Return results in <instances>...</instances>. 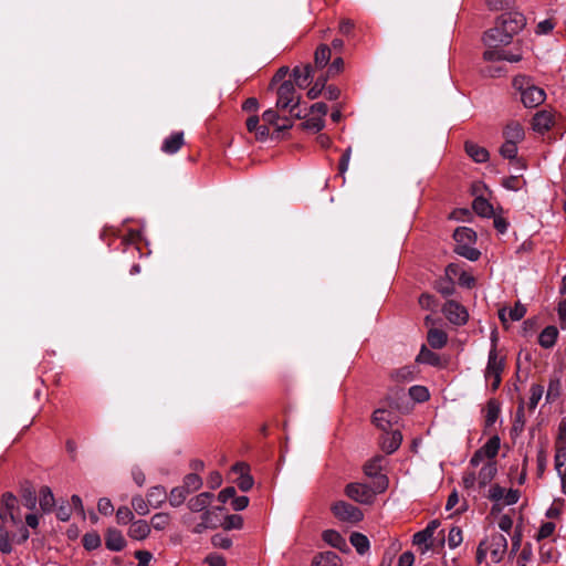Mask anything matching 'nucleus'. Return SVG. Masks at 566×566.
<instances>
[{
	"label": "nucleus",
	"instance_id": "1",
	"mask_svg": "<svg viewBox=\"0 0 566 566\" xmlns=\"http://www.w3.org/2000/svg\"><path fill=\"white\" fill-rule=\"evenodd\" d=\"M526 18L518 11H509L502 13L495 22V25L484 33V44H510L515 34L524 29Z\"/></svg>",
	"mask_w": 566,
	"mask_h": 566
},
{
	"label": "nucleus",
	"instance_id": "2",
	"mask_svg": "<svg viewBox=\"0 0 566 566\" xmlns=\"http://www.w3.org/2000/svg\"><path fill=\"white\" fill-rule=\"evenodd\" d=\"M18 525L21 523L19 514L18 499L11 492H4L0 499V552L4 555L11 554L13 551L11 542L15 534H11L7 525Z\"/></svg>",
	"mask_w": 566,
	"mask_h": 566
},
{
	"label": "nucleus",
	"instance_id": "3",
	"mask_svg": "<svg viewBox=\"0 0 566 566\" xmlns=\"http://www.w3.org/2000/svg\"><path fill=\"white\" fill-rule=\"evenodd\" d=\"M512 86L520 93L521 102L526 108H535L545 102V91L534 85L528 76H515Z\"/></svg>",
	"mask_w": 566,
	"mask_h": 566
},
{
	"label": "nucleus",
	"instance_id": "4",
	"mask_svg": "<svg viewBox=\"0 0 566 566\" xmlns=\"http://www.w3.org/2000/svg\"><path fill=\"white\" fill-rule=\"evenodd\" d=\"M455 245L453 252L469 261H478L481 252L473 245L476 242V233L473 229L468 227H458L453 232Z\"/></svg>",
	"mask_w": 566,
	"mask_h": 566
},
{
	"label": "nucleus",
	"instance_id": "5",
	"mask_svg": "<svg viewBox=\"0 0 566 566\" xmlns=\"http://www.w3.org/2000/svg\"><path fill=\"white\" fill-rule=\"evenodd\" d=\"M497 337L493 333L491 337V349L488 356V364L484 373L485 380H492V391H496L502 381V373L505 367V358L499 357L497 353Z\"/></svg>",
	"mask_w": 566,
	"mask_h": 566
},
{
	"label": "nucleus",
	"instance_id": "6",
	"mask_svg": "<svg viewBox=\"0 0 566 566\" xmlns=\"http://www.w3.org/2000/svg\"><path fill=\"white\" fill-rule=\"evenodd\" d=\"M276 107L280 109H289L290 113L296 111L301 96L296 95L295 86L292 81L287 80L281 83L276 91Z\"/></svg>",
	"mask_w": 566,
	"mask_h": 566
},
{
	"label": "nucleus",
	"instance_id": "7",
	"mask_svg": "<svg viewBox=\"0 0 566 566\" xmlns=\"http://www.w3.org/2000/svg\"><path fill=\"white\" fill-rule=\"evenodd\" d=\"M378 493L376 485L371 488L368 484L352 482L345 486L346 496L360 504H371Z\"/></svg>",
	"mask_w": 566,
	"mask_h": 566
},
{
	"label": "nucleus",
	"instance_id": "8",
	"mask_svg": "<svg viewBox=\"0 0 566 566\" xmlns=\"http://www.w3.org/2000/svg\"><path fill=\"white\" fill-rule=\"evenodd\" d=\"M332 512L339 521L353 524L358 523L364 518V514L360 509L345 501L335 502L332 505Z\"/></svg>",
	"mask_w": 566,
	"mask_h": 566
},
{
	"label": "nucleus",
	"instance_id": "9",
	"mask_svg": "<svg viewBox=\"0 0 566 566\" xmlns=\"http://www.w3.org/2000/svg\"><path fill=\"white\" fill-rule=\"evenodd\" d=\"M381 461H382V457L377 455V457H374L373 459L368 460L364 464V473L367 476L375 479L374 485H376V490L378 492H385L389 485L388 478L385 474H380Z\"/></svg>",
	"mask_w": 566,
	"mask_h": 566
},
{
	"label": "nucleus",
	"instance_id": "10",
	"mask_svg": "<svg viewBox=\"0 0 566 566\" xmlns=\"http://www.w3.org/2000/svg\"><path fill=\"white\" fill-rule=\"evenodd\" d=\"M442 313L451 324L457 326H462L467 324L469 319V313L467 308L459 302L453 300L447 301L444 303L442 307Z\"/></svg>",
	"mask_w": 566,
	"mask_h": 566
},
{
	"label": "nucleus",
	"instance_id": "11",
	"mask_svg": "<svg viewBox=\"0 0 566 566\" xmlns=\"http://www.w3.org/2000/svg\"><path fill=\"white\" fill-rule=\"evenodd\" d=\"M440 522L438 520H432L428 523V525L422 530L413 534L412 544L413 545H424V551H429L431 548V544L428 542L432 538L434 531L439 527Z\"/></svg>",
	"mask_w": 566,
	"mask_h": 566
},
{
	"label": "nucleus",
	"instance_id": "12",
	"mask_svg": "<svg viewBox=\"0 0 566 566\" xmlns=\"http://www.w3.org/2000/svg\"><path fill=\"white\" fill-rule=\"evenodd\" d=\"M384 432L380 439L381 450L387 454H391L399 449L402 442V434L399 430H387Z\"/></svg>",
	"mask_w": 566,
	"mask_h": 566
},
{
	"label": "nucleus",
	"instance_id": "13",
	"mask_svg": "<svg viewBox=\"0 0 566 566\" xmlns=\"http://www.w3.org/2000/svg\"><path fill=\"white\" fill-rule=\"evenodd\" d=\"M554 125V116L548 111H539L532 118V128L534 132L544 135Z\"/></svg>",
	"mask_w": 566,
	"mask_h": 566
},
{
	"label": "nucleus",
	"instance_id": "14",
	"mask_svg": "<svg viewBox=\"0 0 566 566\" xmlns=\"http://www.w3.org/2000/svg\"><path fill=\"white\" fill-rule=\"evenodd\" d=\"M105 546L112 552H120L126 546L122 532L117 528H108L105 534Z\"/></svg>",
	"mask_w": 566,
	"mask_h": 566
},
{
	"label": "nucleus",
	"instance_id": "15",
	"mask_svg": "<svg viewBox=\"0 0 566 566\" xmlns=\"http://www.w3.org/2000/svg\"><path fill=\"white\" fill-rule=\"evenodd\" d=\"M464 150L473 161L479 164L486 163L490 158L489 150L472 140L464 143Z\"/></svg>",
	"mask_w": 566,
	"mask_h": 566
},
{
	"label": "nucleus",
	"instance_id": "16",
	"mask_svg": "<svg viewBox=\"0 0 566 566\" xmlns=\"http://www.w3.org/2000/svg\"><path fill=\"white\" fill-rule=\"evenodd\" d=\"M503 137L505 142L521 143L525 138L523 126L518 122H510L503 129Z\"/></svg>",
	"mask_w": 566,
	"mask_h": 566
},
{
	"label": "nucleus",
	"instance_id": "17",
	"mask_svg": "<svg viewBox=\"0 0 566 566\" xmlns=\"http://www.w3.org/2000/svg\"><path fill=\"white\" fill-rule=\"evenodd\" d=\"M322 538L328 545L334 548L339 549L340 552L347 553L349 552V547L347 545L346 539L335 530H326L322 534Z\"/></svg>",
	"mask_w": 566,
	"mask_h": 566
},
{
	"label": "nucleus",
	"instance_id": "18",
	"mask_svg": "<svg viewBox=\"0 0 566 566\" xmlns=\"http://www.w3.org/2000/svg\"><path fill=\"white\" fill-rule=\"evenodd\" d=\"M184 144V133L175 132L164 139L161 145V151L168 155L176 154L182 147Z\"/></svg>",
	"mask_w": 566,
	"mask_h": 566
},
{
	"label": "nucleus",
	"instance_id": "19",
	"mask_svg": "<svg viewBox=\"0 0 566 566\" xmlns=\"http://www.w3.org/2000/svg\"><path fill=\"white\" fill-rule=\"evenodd\" d=\"M150 534V525L145 520H137L130 523L128 536L136 541H143Z\"/></svg>",
	"mask_w": 566,
	"mask_h": 566
},
{
	"label": "nucleus",
	"instance_id": "20",
	"mask_svg": "<svg viewBox=\"0 0 566 566\" xmlns=\"http://www.w3.org/2000/svg\"><path fill=\"white\" fill-rule=\"evenodd\" d=\"M313 66L311 64H306L303 67L295 66L292 70V76L300 88H304L307 86L308 81L313 78Z\"/></svg>",
	"mask_w": 566,
	"mask_h": 566
},
{
	"label": "nucleus",
	"instance_id": "21",
	"mask_svg": "<svg viewBox=\"0 0 566 566\" xmlns=\"http://www.w3.org/2000/svg\"><path fill=\"white\" fill-rule=\"evenodd\" d=\"M146 497L151 507L158 509L166 502L168 495L163 485H155L147 491Z\"/></svg>",
	"mask_w": 566,
	"mask_h": 566
},
{
	"label": "nucleus",
	"instance_id": "22",
	"mask_svg": "<svg viewBox=\"0 0 566 566\" xmlns=\"http://www.w3.org/2000/svg\"><path fill=\"white\" fill-rule=\"evenodd\" d=\"M394 416L384 408L376 409L373 413V423L382 431L391 429Z\"/></svg>",
	"mask_w": 566,
	"mask_h": 566
},
{
	"label": "nucleus",
	"instance_id": "23",
	"mask_svg": "<svg viewBox=\"0 0 566 566\" xmlns=\"http://www.w3.org/2000/svg\"><path fill=\"white\" fill-rule=\"evenodd\" d=\"M558 338V329L557 327L549 325L546 326L538 336V344L543 348H552L555 346Z\"/></svg>",
	"mask_w": 566,
	"mask_h": 566
},
{
	"label": "nucleus",
	"instance_id": "24",
	"mask_svg": "<svg viewBox=\"0 0 566 566\" xmlns=\"http://www.w3.org/2000/svg\"><path fill=\"white\" fill-rule=\"evenodd\" d=\"M212 497V493L202 492L189 500L188 507L192 512H205L208 505L210 504Z\"/></svg>",
	"mask_w": 566,
	"mask_h": 566
},
{
	"label": "nucleus",
	"instance_id": "25",
	"mask_svg": "<svg viewBox=\"0 0 566 566\" xmlns=\"http://www.w3.org/2000/svg\"><path fill=\"white\" fill-rule=\"evenodd\" d=\"M506 313L509 315V318L513 322H517L524 317L526 314V307L517 302L513 308H510L509 311L506 308H501L499 311V318L500 321L505 324L506 323Z\"/></svg>",
	"mask_w": 566,
	"mask_h": 566
},
{
	"label": "nucleus",
	"instance_id": "26",
	"mask_svg": "<svg viewBox=\"0 0 566 566\" xmlns=\"http://www.w3.org/2000/svg\"><path fill=\"white\" fill-rule=\"evenodd\" d=\"M312 566H342L339 556L334 552H324L316 555Z\"/></svg>",
	"mask_w": 566,
	"mask_h": 566
},
{
	"label": "nucleus",
	"instance_id": "27",
	"mask_svg": "<svg viewBox=\"0 0 566 566\" xmlns=\"http://www.w3.org/2000/svg\"><path fill=\"white\" fill-rule=\"evenodd\" d=\"M497 468L495 462L485 463L479 471L478 481L480 488L486 486L496 475Z\"/></svg>",
	"mask_w": 566,
	"mask_h": 566
},
{
	"label": "nucleus",
	"instance_id": "28",
	"mask_svg": "<svg viewBox=\"0 0 566 566\" xmlns=\"http://www.w3.org/2000/svg\"><path fill=\"white\" fill-rule=\"evenodd\" d=\"M427 340L432 348L441 349L448 342V335L442 329L431 328L428 332Z\"/></svg>",
	"mask_w": 566,
	"mask_h": 566
},
{
	"label": "nucleus",
	"instance_id": "29",
	"mask_svg": "<svg viewBox=\"0 0 566 566\" xmlns=\"http://www.w3.org/2000/svg\"><path fill=\"white\" fill-rule=\"evenodd\" d=\"M517 144L511 142H504L500 147V155L511 161H515L521 168H525V165L521 159L517 158Z\"/></svg>",
	"mask_w": 566,
	"mask_h": 566
},
{
	"label": "nucleus",
	"instance_id": "30",
	"mask_svg": "<svg viewBox=\"0 0 566 566\" xmlns=\"http://www.w3.org/2000/svg\"><path fill=\"white\" fill-rule=\"evenodd\" d=\"M472 208L480 217L490 218L494 216L493 206L483 197H476L473 200Z\"/></svg>",
	"mask_w": 566,
	"mask_h": 566
},
{
	"label": "nucleus",
	"instance_id": "31",
	"mask_svg": "<svg viewBox=\"0 0 566 566\" xmlns=\"http://www.w3.org/2000/svg\"><path fill=\"white\" fill-rule=\"evenodd\" d=\"M39 504L44 513H50L53 510L55 500L49 486H42L40 489Z\"/></svg>",
	"mask_w": 566,
	"mask_h": 566
},
{
	"label": "nucleus",
	"instance_id": "32",
	"mask_svg": "<svg viewBox=\"0 0 566 566\" xmlns=\"http://www.w3.org/2000/svg\"><path fill=\"white\" fill-rule=\"evenodd\" d=\"M331 60V48L327 44L317 46L314 53V63L316 69H323L328 65Z\"/></svg>",
	"mask_w": 566,
	"mask_h": 566
},
{
	"label": "nucleus",
	"instance_id": "33",
	"mask_svg": "<svg viewBox=\"0 0 566 566\" xmlns=\"http://www.w3.org/2000/svg\"><path fill=\"white\" fill-rule=\"evenodd\" d=\"M349 542L359 555H364L370 546L368 537L359 532H353Z\"/></svg>",
	"mask_w": 566,
	"mask_h": 566
},
{
	"label": "nucleus",
	"instance_id": "34",
	"mask_svg": "<svg viewBox=\"0 0 566 566\" xmlns=\"http://www.w3.org/2000/svg\"><path fill=\"white\" fill-rule=\"evenodd\" d=\"M433 287L438 293H440L444 297L451 296L455 292L453 280L446 276L436 280Z\"/></svg>",
	"mask_w": 566,
	"mask_h": 566
},
{
	"label": "nucleus",
	"instance_id": "35",
	"mask_svg": "<svg viewBox=\"0 0 566 566\" xmlns=\"http://www.w3.org/2000/svg\"><path fill=\"white\" fill-rule=\"evenodd\" d=\"M500 447H501V439L497 434H494L479 450L482 451V453L485 458L494 459L499 453Z\"/></svg>",
	"mask_w": 566,
	"mask_h": 566
},
{
	"label": "nucleus",
	"instance_id": "36",
	"mask_svg": "<svg viewBox=\"0 0 566 566\" xmlns=\"http://www.w3.org/2000/svg\"><path fill=\"white\" fill-rule=\"evenodd\" d=\"M390 377L398 382H409L415 379V371L412 366H403L391 371Z\"/></svg>",
	"mask_w": 566,
	"mask_h": 566
},
{
	"label": "nucleus",
	"instance_id": "37",
	"mask_svg": "<svg viewBox=\"0 0 566 566\" xmlns=\"http://www.w3.org/2000/svg\"><path fill=\"white\" fill-rule=\"evenodd\" d=\"M500 415V405L495 399H490L486 403L485 427H492Z\"/></svg>",
	"mask_w": 566,
	"mask_h": 566
},
{
	"label": "nucleus",
	"instance_id": "38",
	"mask_svg": "<svg viewBox=\"0 0 566 566\" xmlns=\"http://www.w3.org/2000/svg\"><path fill=\"white\" fill-rule=\"evenodd\" d=\"M21 501L23 506L29 510H34L38 503V497L34 489L31 485H27L21 490Z\"/></svg>",
	"mask_w": 566,
	"mask_h": 566
},
{
	"label": "nucleus",
	"instance_id": "39",
	"mask_svg": "<svg viewBox=\"0 0 566 566\" xmlns=\"http://www.w3.org/2000/svg\"><path fill=\"white\" fill-rule=\"evenodd\" d=\"M188 494V491L185 490L182 485L174 488L168 496L169 504L172 507L180 506L185 502Z\"/></svg>",
	"mask_w": 566,
	"mask_h": 566
},
{
	"label": "nucleus",
	"instance_id": "40",
	"mask_svg": "<svg viewBox=\"0 0 566 566\" xmlns=\"http://www.w3.org/2000/svg\"><path fill=\"white\" fill-rule=\"evenodd\" d=\"M182 486L188 493L195 492L202 486V479L197 473H188L184 478Z\"/></svg>",
	"mask_w": 566,
	"mask_h": 566
},
{
	"label": "nucleus",
	"instance_id": "41",
	"mask_svg": "<svg viewBox=\"0 0 566 566\" xmlns=\"http://www.w3.org/2000/svg\"><path fill=\"white\" fill-rule=\"evenodd\" d=\"M417 360L431 366H439L441 361L440 356L437 353L427 349L426 346H422Z\"/></svg>",
	"mask_w": 566,
	"mask_h": 566
},
{
	"label": "nucleus",
	"instance_id": "42",
	"mask_svg": "<svg viewBox=\"0 0 566 566\" xmlns=\"http://www.w3.org/2000/svg\"><path fill=\"white\" fill-rule=\"evenodd\" d=\"M327 80L328 75H319L316 78L314 85L307 92L310 99H315L323 93V91L325 92Z\"/></svg>",
	"mask_w": 566,
	"mask_h": 566
},
{
	"label": "nucleus",
	"instance_id": "43",
	"mask_svg": "<svg viewBox=\"0 0 566 566\" xmlns=\"http://www.w3.org/2000/svg\"><path fill=\"white\" fill-rule=\"evenodd\" d=\"M149 506L147 497L144 499L139 494L132 497V507L138 515H147L149 513Z\"/></svg>",
	"mask_w": 566,
	"mask_h": 566
},
{
	"label": "nucleus",
	"instance_id": "44",
	"mask_svg": "<svg viewBox=\"0 0 566 566\" xmlns=\"http://www.w3.org/2000/svg\"><path fill=\"white\" fill-rule=\"evenodd\" d=\"M485 45L488 46V50L483 53V59L485 61H503L504 50L500 48L503 44Z\"/></svg>",
	"mask_w": 566,
	"mask_h": 566
},
{
	"label": "nucleus",
	"instance_id": "45",
	"mask_svg": "<svg viewBox=\"0 0 566 566\" xmlns=\"http://www.w3.org/2000/svg\"><path fill=\"white\" fill-rule=\"evenodd\" d=\"M325 126V120L322 117H311L301 123L300 127L304 130H311L313 133L321 132Z\"/></svg>",
	"mask_w": 566,
	"mask_h": 566
},
{
	"label": "nucleus",
	"instance_id": "46",
	"mask_svg": "<svg viewBox=\"0 0 566 566\" xmlns=\"http://www.w3.org/2000/svg\"><path fill=\"white\" fill-rule=\"evenodd\" d=\"M170 523V515L165 512L156 513L150 520V525L156 531H164Z\"/></svg>",
	"mask_w": 566,
	"mask_h": 566
},
{
	"label": "nucleus",
	"instance_id": "47",
	"mask_svg": "<svg viewBox=\"0 0 566 566\" xmlns=\"http://www.w3.org/2000/svg\"><path fill=\"white\" fill-rule=\"evenodd\" d=\"M409 396L417 402H424L430 398L429 390L424 386L419 385L409 388Z\"/></svg>",
	"mask_w": 566,
	"mask_h": 566
},
{
	"label": "nucleus",
	"instance_id": "48",
	"mask_svg": "<svg viewBox=\"0 0 566 566\" xmlns=\"http://www.w3.org/2000/svg\"><path fill=\"white\" fill-rule=\"evenodd\" d=\"M525 426V415H524V402L522 401L515 412V418L512 426V431L517 433H521Z\"/></svg>",
	"mask_w": 566,
	"mask_h": 566
},
{
	"label": "nucleus",
	"instance_id": "49",
	"mask_svg": "<svg viewBox=\"0 0 566 566\" xmlns=\"http://www.w3.org/2000/svg\"><path fill=\"white\" fill-rule=\"evenodd\" d=\"M221 526L224 531L241 530L243 527V518L237 514L227 515Z\"/></svg>",
	"mask_w": 566,
	"mask_h": 566
},
{
	"label": "nucleus",
	"instance_id": "50",
	"mask_svg": "<svg viewBox=\"0 0 566 566\" xmlns=\"http://www.w3.org/2000/svg\"><path fill=\"white\" fill-rule=\"evenodd\" d=\"M530 391H531V397H530V401H528V408L531 410H534L537 407V405L544 394V387L539 384H534V385H532Z\"/></svg>",
	"mask_w": 566,
	"mask_h": 566
},
{
	"label": "nucleus",
	"instance_id": "51",
	"mask_svg": "<svg viewBox=\"0 0 566 566\" xmlns=\"http://www.w3.org/2000/svg\"><path fill=\"white\" fill-rule=\"evenodd\" d=\"M82 543L87 551H93L101 546V537L95 532L86 533L82 538Z\"/></svg>",
	"mask_w": 566,
	"mask_h": 566
},
{
	"label": "nucleus",
	"instance_id": "52",
	"mask_svg": "<svg viewBox=\"0 0 566 566\" xmlns=\"http://www.w3.org/2000/svg\"><path fill=\"white\" fill-rule=\"evenodd\" d=\"M134 513L128 506H119L116 511V521L118 524L126 525L133 522Z\"/></svg>",
	"mask_w": 566,
	"mask_h": 566
},
{
	"label": "nucleus",
	"instance_id": "53",
	"mask_svg": "<svg viewBox=\"0 0 566 566\" xmlns=\"http://www.w3.org/2000/svg\"><path fill=\"white\" fill-rule=\"evenodd\" d=\"M419 305L424 310L434 311L438 307V301L437 298L429 293H422L419 296Z\"/></svg>",
	"mask_w": 566,
	"mask_h": 566
},
{
	"label": "nucleus",
	"instance_id": "54",
	"mask_svg": "<svg viewBox=\"0 0 566 566\" xmlns=\"http://www.w3.org/2000/svg\"><path fill=\"white\" fill-rule=\"evenodd\" d=\"M462 543V531L458 526L451 527L448 534V545L450 548H457Z\"/></svg>",
	"mask_w": 566,
	"mask_h": 566
},
{
	"label": "nucleus",
	"instance_id": "55",
	"mask_svg": "<svg viewBox=\"0 0 566 566\" xmlns=\"http://www.w3.org/2000/svg\"><path fill=\"white\" fill-rule=\"evenodd\" d=\"M211 544L218 548L229 549L232 546V539L229 536L218 533L211 537Z\"/></svg>",
	"mask_w": 566,
	"mask_h": 566
},
{
	"label": "nucleus",
	"instance_id": "56",
	"mask_svg": "<svg viewBox=\"0 0 566 566\" xmlns=\"http://www.w3.org/2000/svg\"><path fill=\"white\" fill-rule=\"evenodd\" d=\"M555 470L558 474L566 472V448H562L556 451Z\"/></svg>",
	"mask_w": 566,
	"mask_h": 566
},
{
	"label": "nucleus",
	"instance_id": "57",
	"mask_svg": "<svg viewBox=\"0 0 566 566\" xmlns=\"http://www.w3.org/2000/svg\"><path fill=\"white\" fill-rule=\"evenodd\" d=\"M293 127V122L289 117H281V119L275 125V129L272 134V138H280L281 133L289 130Z\"/></svg>",
	"mask_w": 566,
	"mask_h": 566
},
{
	"label": "nucleus",
	"instance_id": "58",
	"mask_svg": "<svg viewBox=\"0 0 566 566\" xmlns=\"http://www.w3.org/2000/svg\"><path fill=\"white\" fill-rule=\"evenodd\" d=\"M555 531V524L553 522L543 523L536 534V541L545 539L553 535Z\"/></svg>",
	"mask_w": 566,
	"mask_h": 566
},
{
	"label": "nucleus",
	"instance_id": "59",
	"mask_svg": "<svg viewBox=\"0 0 566 566\" xmlns=\"http://www.w3.org/2000/svg\"><path fill=\"white\" fill-rule=\"evenodd\" d=\"M235 483L242 492H248L253 488L254 479L251 474H244L243 476H238Z\"/></svg>",
	"mask_w": 566,
	"mask_h": 566
},
{
	"label": "nucleus",
	"instance_id": "60",
	"mask_svg": "<svg viewBox=\"0 0 566 566\" xmlns=\"http://www.w3.org/2000/svg\"><path fill=\"white\" fill-rule=\"evenodd\" d=\"M290 69L287 66H281L273 75L269 88L272 90L276 84L285 82V77L289 74Z\"/></svg>",
	"mask_w": 566,
	"mask_h": 566
},
{
	"label": "nucleus",
	"instance_id": "61",
	"mask_svg": "<svg viewBox=\"0 0 566 566\" xmlns=\"http://www.w3.org/2000/svg\"><path fill=\"white\" fill-rule=\"evenodd\" d=\"M97 510L101 514L107 516L112 515L114 512V506L112 501L107 497H101L97 503Z\"/></svg>",
	"mask_w": 566,
	"mask_h": 566
},
{
	"label": "nucleus",
	"instance_id": "62",
	"mask_svg": "<svg viewBox=\"0 0 566 566\" xmlns=\"http://www.w3.org/2000/svg\"><path fill=\"white\" fill-rule=\"evenodd\" d=\"M554 28H555L554 20L545 19L536 25L535 32H536V34H548L549 32L553 31Z\"/></svg>",
	"mask_w": 566,
	"mask_h": 566
},
{
	"label": "nucleus",
	"instance_id": "63",
	"mask_svg": "<svg viewBox=\"0 0 566 566\" xmlns=\"http://www.w3.org/2000/svg\"><path fill=\"white\" fill-rule=\"evenodd\" d=\"M281 119L280 115L277 114V112L273 108H270V109H266L263 114H262V120L268 124V125H272L275 127V125L277 124V122Z\"/></svg>",
	"mask_w": 566,
	"mask_h": 566
},
{
	"label": "nucleus",
	"instance_id": "64",
	"mask_svg": "<svg viewBox=\"0 0 566 566\" xmlns=\"http://www.w3.org/2000/svg\"><path fill=\"white\" fill-rule=\"evenodd\" d=\"M205 563L209 566H227L224 557L217 553H211L206 556Z\"/></svg>",
	"mask_w": 566,
	"mask_h": 566
}]
</instances>
